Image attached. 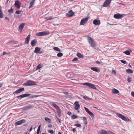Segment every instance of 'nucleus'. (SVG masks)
Masks as SVG:
<instances>
[{"label":"nucleus","instance_id":"nucleus-1","mask_svg":"<svg viewBox=\"0 0 134 134\" xmlns=\"http://www.w3.org/2000/svg\"><path fill=\"white\" fill-rule=\"evenodd\" d=\"M87 39L91 46L93 48H94L96 46V44L94 40L90 37H88Z\"/></svg>","mask_w":134,"mask_h":134},{"label":"nucleus","instance_id":"nucleus-2","mask_svg":"<svg viewBox=\"0 0 134 134\" xmlns=\"http://www.w3.org/2000/svg\"><path fill=\"white\" fill-rule=\"evenodd\" d=\"M36 85V83L34 81L29 80L25 83H24L23 85L24 86H31Z\"/></svg>","mask_w":134,"mask_h":134},{"label":"nucleus","instance_id":"nucleus-3","mask_svg":"<svg viewBox=\"0 0 134 134\" xmlns=\"http://www.w3.org/2000/svg\"><path fill=\"white\" fill-rule=\"evenodd\" d=\"M82 84L84 85L90 87L92 88L95 90L97 89V88L95 86L91 83L88 82H86L84 83H82Z\"/></svg>","mask_w":134,"mask_h":134},{"label":"nucleus","instance_id":"nucleus-4","mask_svg":"<svg viewBox=\"0 0 134 134\" xmlns=\"http://www.w3.org/2000/svg\"><path fill=\"white\" fill-rule=\"evenodd\" d=\"M116 115L119 118L125 121H129V119L127 117H126L123 115L119 113H117Z\"/></svg>","mask_w":134,"mask_h":134},{"label":"nucleus","instance_id":"nucleus-5","mask_svg":"<svg viewBox=\"0 0 134 134\" xmlns=\"http://www.w3.org/2000/svg\"><path fill=\"white\" fill-rule=\"evenodd\" d=\"M49 34V32L48 31H44L39 32L37 33L36 35L38 36H45Z\"/></svg>","mask_w":134,"mask_h":134},{"label":"nucleus","instance_id":"nucleus-6","mask_svg":"<svg viewBox=\"0 0 134 134\" xmlns=\"http://www.w3.org/2000/svg\"><path fill=\"white\" fill-rule=\"evenodd\" d=\"M88 17L82 19L81 21L80 25H83L85 24L88 21Z\"/></svg>","mask_w":134,"mask_h":134},{"label":"nucleus","instance_id":"nucleus-7","mask_svg":"<svg viewBox=\"0 0 134 134\" xmlns=\"http://www.w3.org/2000/svg\"><path fill=\"white\" fill-rule=\"evenodd\" d=\"M112 0H106L104 2L103 6V7H106L109 5L111 3Z\"/></svg>","mask_w":134,"mask_h":134},{"label":"nucleus","instance_id":"nucleus-8","mask_svg":"<svg viewBox=\"0 0 134 134\" xmlns=\"http://www.w3.org/2000/svg\"><path fill=\"white\" fill-rule=\"evenodd\" d=\"M123 16V14H121L119 13L115 14L114 15V18L116 19H121Z\"/></svg>","mask_w":134,"mask_h":134},{"label":"nucleus","instance_id":"nucleus-9","mask_svg":"<svg viewBox=\"0 0 134 134\" xmlns=\"http://www.w3.org/2000/svg\"><path fill=\"white\" fill-rule=\"evenodd\" d=\"M25 122L26 121L25 120H21L16 122L15 123V125L16 126L20 125L21 124H22L25 123Z\"/></svg>","mask_w":134,"mask_h":134},{"label":"nucleus","instance_id":"nucleus-10","mask_svg":"<svg viewBox=\"0 0 134 134\" xmlns=\"http://www.w3.org/2000/svg\"><path fill=\"white\" fill-rule=\"evenodd\" d=\"M25 23H22L20 24L19 26V31L20 32V33L22 32V30L25 25Z\"/></svg>","mask_w":134,"mask_h":134},{"label":"nucleus","instance_id":"nucleus-11","mask_svg":"<svg viewBox=\"0 0 134 134\" xmlns=\"http://www.w3.org/2000/svg\"><path fill=\"white\" fill-rule=\"evenodd\" d=\"M21 3L18 0L15 1L14 5L18 8H19L21 7Z\"/></svg>","mask_w":134,"mask_h":134},{"label":"nucleus","instance_id":"nucleus-12","mask_svg":"<svg viewBox=\"0 0 134 134\" xmlns=\"http://www.w3.org/2000/svg\"><path fill=\"white\" fill-rule=\"evenodd\" d=\"M93 23L96 25H98L100 24V20H99L94 19L93 21Z\"/></svg>","mask_w":134,"mask_h":134},{"label":"nucleus","instance_id":"nucleus-13","mask_svg":"<svg viewBox=\"0 0 134 134\" xmlns=\"http://www.w3.org/2000/svg\"><path fill=\"white\" fill-rule=\"evenodd\" d=\"M74 14V13L73 12L72 10L69 11L68 13L66 14V15L69 17H71L73 16Z\"/></svg>","mask_w":134,"mask_h":134},{"label":"nucleus","instance_id":"nucleus-14","mask_svg":"<svg viewBox=\"0 0 134 134\" xmlns=\"http://www.w3.org/2000/svg\"><path fill=\"white\" fill-rule=\"evenodd\" d=\"M79 102L78 101L75 102V107L74 109L76 110L78 109L80 107V106L79 104Z\"/></svg>","mask_w":134,"mask_h":134},{"label":"nucleus","instance_id":"nucleus-15","mask_svg":"<svg viewBox=\"0 0 134 134\" xmlns=\"http://www.w3.org/2000/svg\"><path fill=\"white\" fill-rule=\"evenodd\" d=\"M24 90V88H20L18 90L14 92V93H19L20 92L23 91Z\"/></svg>","mask_w":134,"mask_h":134},{"label":"nucleus","instance_id":"nucleus-16","mask_svg":"<svg viewBox=\"0 0 134 134\" xmlns=\"http://www.w3.org/2000/svg\"><path fill=\"white\" fill-rule=\"evenodd\" d=\"M31 94H22L18 96L17 98H24L30 96Z\"/></svg>","mask_w":134,"mask_h":134},{"label":"nucleus","instance_id":"nucleus-17","mask_svg":"<svg viewBox=\"0 0 134 134\" xmlns=\"http://www.w3.org/2000/svg\"><path fill=\"white\" fill-rule=\"evenodd\" d=\"M40 48L38 47H36L35 48V50L34 51V52L36 53H39L40 51Z\"/></svg>","mask_w":134,"mask_h":134},{"label":"nucleus","instance_id":"nucleus-18","mask_svg":"<svg viewBox=\"0 0 134 134\" xmlns=\"http://www.w3.org/2000/svg\"><path fill=\"white\" fill-rule=\"evenodd\" d=\"M91 70L97 72H99V69L96 67H92L91 68Z\"/></svg>","mask_w":134,"mask_h":134},{"label":"nucleus","instance_id":"nucleus-19","mask_svg":"<svg viewBox=\"0 0 134 134\" xmlns=\"http://www.w3.org/2000/svg\"><path fill=\"white\" fill-rule=\"evenodd\" d=\"M30 35H29L26 37V40L25 42V43L26 44H28L29 42L30 38Z\"/></svg>","mask_w":134,"mask_h":134},{"label":"nucleus","instance_id":"nucleus-20","mask_svg":"<svg viewBox=\"0 0 134 134\" xmlns=\"http://www.w3.org/2000/svg\"><path fill=\"white\" fill-rule=\"evenodd\" d=\"M57 110L58 112V115L59 117H60L61 115L62 111L60 108L58 109Z\"/></svg>","mask_w":134,"mask_h":134},{"label":"nucleus","instance_id":"nucleus-21","mask_svg":"<svg viewBox=\"0 0 134 134\" xmlns=\"http://www.w3.org/2000/svg\"><path fill=\"white\" fill-rule=\"evenodd\" d=\"M112 92L114 94H117L119 93V91L117 90L115 88H113L112 90Z\"/></svg>","mask_w":134,"mask_h":134},{"label":"nucleus","instance_id":"nucleus-22","mask_svg":"<svg viewBox=\"0 0 134 134\" xmlns=\"http://www.w3.org/2000/svg\"><path fill=\"white\" fill-rule=\"evenodd\" d=\"M35 2V0H32L30 3V6H29V8H32L33 7V5L34 4V3Z\"/></svg>","mask_w":134,"mask_h":134},{"label":"nucleus","instance_id":"nucleus-23","mask_svg":"<svg viewBox=\"0 0 134 134\" xmlns=\"http://www.w3.org/2000/svg\"><path fill=\"white\" fill-rule=\"evenodd\" d=\"M37 42V41L35 40H32L31 42V44L32 47L34 46L36 44Z\"/></svg>","mask_w":134,"mask_h":134},{"label":"nucleus","instance_id":"nucleus-24","mask_svg":"<svg viewBox=\"0 0 134 134\" xmlns=\"http://www.w3.org/2000/svg\"><path fill=\"white\" fill-rule=\"evenodd\" d=\"M3 17V14L2 11V9L1 7H0V18H2Z\"/></svg>","mask_w":134,"mask_h":134},{"label":"nucleus","instance_id":"nucleus-25","mask_svg":"<svg viewBox=\"0 0 134 134\" xmlns=\"http://www.w3.org/2000/svg\"><path fill=\"white\" fill-rule=\"evenodd\" d=\"M42 67V66L41 64H39L36 67V70H38L40 69Z\"/></svg>","mask_w":134,"mask_h":134},{"label":"nucleus","instance_id":"nucleus-26","mask_svg":"<svg viewBox=\"0 0 134 134\" xmlns=\"http://www.w3.org/2000/svg\"><path fill=\"white\" fill-rule=\"evenodd\" d=\"M52 105L56 108V109H57L59 108L58 105L55 103H52Z\"/></svg>","mask_w":134,"mask_h":134},{"label":"nucleus","instance_id":"nucleus-27","mask_svg":"<svg viewBox=\"0 0 134 134\" xmlns=\"http://www.w3.org/2000/svg\"><path fill=\"white\" fill-rule=\"evenodd\" d=\"M126 72L129 73H132L133 72V71L132 70L130 69H127L126 70Z\"/></svg>","mask_w":134,"mask_h":134},{"label":"nucleus","instance_id":"nucleus-28","mask_svg":"<svg viewBox=\"0 0 134 134\" xmlns=\"http://www.w3.org/2000/svg\"><path fill=\"white\" fill-rule=\"evenodd\" d=\"M41 127V125H40L38 126L37 130V134H39L40 132V130Z\"/></svg>","mask_w":134,"mask_h":134},{"label":"nucleus","instance_id":"nucleus-29","mask_svg":"<svg viewBox=\"0 0 134 134\" xmlns=\"http://www.w3.org/2000/svg\"><path fill=\"white\" fill-rule=\"evenodd\" d=\"M77 56L79 58H83V55L81 54V53H78L77 54Z\"/></svg>","mask_w":134,"mask_h":134},{"label":"nucleus","instance_id":"nucleus-30","mask_svg":"<svg viewBox=\"0 0 134 134\" xmlns=\"http://www.w3.org/2000/svg\"><path fill=\"white\" fill-rule=\"evenodd\" d=\"M53 49H54V50H55L56 51H58V52H60V49L58 47H54L53 48Z\"/></svg>","mask_w":134,"mask_h":134},{"label":"nucleus","instance_id":"nucleus-31","mask_svg":"<svg viewBox=\"0 0 134 134\" xmlns=\"http://www.w3.org/2000/svg\"><path fill=\"white\" fill-rule=\"evenodd\" d=\"M83 118L84 124H86L87 123V120L86 118L84 117Z\"/></svg>","mask_w":134,"mask_h":134},{"label":"nucleus","instance_id":"nucleus-32","mask_svg":"<svg viewBox=\"0 0 134 134\" xmlns=\"http://www.w3.org/2000/svg\"><path fill=\"white\" fill-rule=\"evenodd\" d=\"M107 132L104 130H102L100 133V134H107Z\"/></svg>","mask_w":134,"mask_h":134},{"label":"nucleus","instance_id":"nucleus-33","mask_svg":"<svg viewBox=\"0 0 134 134\" xmlns=\"http://www.w3.org/2000/svg\"><path fill=\"white\" fill-rule=\"evenodd\" d=\"M81 96L83 97V98L85 99L86 100H92V99L90 98H88L87 97H86L85 96H83L82 95H81Z\"/></svg>","mask_w":134,"mask_h":134},{"label":"nucleus","instance_id":"nucleus-34","mask_svg":"<svg viewBox=\"0 0 134 134\" xmlns=\"http://www.w3.org/2000/svg\"><path fill=\"white\" fill-rule=\"evenodd\" d=\"M77 117V116L75 115H72L71 116V119H75Z\"/></svg>","mask_w":134,"mask_h":134},{"label":"nucleus","instance_id":"nucleus-35","mask_svg":"<svg viewBox=\"0 0 134 134\" xmlns=\"http://www.w3.org/2000/svg\"><path fill=\"white\" fill-rule=\"evenodd\" d=\"M45 120L46 121H48L49 123L50 122H51V119L48 118H46L45 119Z\"/></svg>","mask_w":134,"mask_h":134},{"label":"nucleus","instance_id":"nucleus-36","mask_svg":"<svg viewBox=\"0 0 134 134\" xmlns=\"http://www.w3.org/2000/svg\"><path fill=\"white\" fill-rule=\"evenodd\" d=\"M53 18V17L52 16H50L49 17H45L44 18V19H46L47 20H49L52 19Z\"/></svg>","mask_w":134,"mask_h":134},{"label":"nucleus","instance_id":"nucleus-37","mask_svg":"<svg viewBox=\"0 0 134 134\" xmlns=\"http://www.w3.org/2000/svg\"><path fill=\"white\" fill-rule=\"evenodd\" d=\"M124 53L127 55H130V52L128 50L125 51L124 52Z\"/></svg>","mask_w":134,"mask_h":134},{"label":"nucleus","instance_id":"nucleus-38","mask_svg":"<svg viewBox=\"0 0 134 134\" xmlns=\"http://www.w3.org/2000/svg\"><path fill=\"white\" fill-rule=\"evenodd\" d=\"M63 55V54L61 52H59L57 54V56L59 57H60L62 56Z\"/></svg>","mask_w":134,"mask_h":134},{"label":"nucleus","instance_id":"nucleus-39","mask_svg":"<svg viewBox=\"0 0 134 134\" xmlns=\"http://www.w3.org/2000/svg\"><path fill=\"white\" fill-rule=\"evenodd\" d=\"M74 126H76L77 127H81V124H74Z\"/></svg>","mask_w":134,"mask_h":134},{"label":"nucleus","instance_id":"nucleus-40","mask_svg":"<svg viewBox=\"0 0 134 134\" xmlns=\"http://www.w3.org/2000/svg\"><path fill=\"white\" fill-rule=\"evenodd\" d=\"M88 114L92 118L94 117V115L90 111Z\"/></svg>","mask_w":134,"mask_h":134},{"label":"nucleus","instance_id":"nucleus-41","mask_svg":"<svg viewBox=\"0 0 134 134\" xmlns=\"http://www.w3.org/2000/svg\"><path fill=\"white\" fill-rule=\"evenodd\" d=\"M84 108L85 109L86 111L88 113L90 111L89 110V109L87 108H86L85 107H84Z\"/></svg>","mask_w":134,"mask_h":134},{"label":"nucleus","instance_id":"nucleus-42","mask_svg":"<svg viewBox=\"0 0 134 134\" xmlns=\"http://www.w3.org/2000/svg\"><path fill=\"white\" fill-rule=\"evenodd\" d=\"M48 132L49 133H50L52 134H53L54 133V131L52 130H49L48 131Z\"/></svg>","mask_w":134,"mask_h":134},{"label":"nucleus","instance_id":"nucleus-43","mask_svg":"<svg viewBox=\"0 0 134 134\" xmlns=\"http://www.w3.org/2000/svg\"><path fill=\"white\" fill-rule=\"evenodd\" d=\"M8 12L10 13H13V10L11 8L10 9L8 10Z\"/></svg>","mask_w":134,"mask_h":134},{"label":"nucleus","instance_id":"nucleus-44","mask_svg":"<svg viewBox=\"0 0 134 134\" xmlns=\"http://www.w3.org/2000/svg\"><path fill=\"white\" fill-rule=\"evenodd\" d=\"M96 63L97 64H102V61H96Z\"/></svg>","mask_w":134,"mask_h":134},{"label":"nucleus","instance_id":"nucleus-45","mask_svg":"<svg viewBox=\"0 0 134 134\" xmlns=\"http://www.w3.org/2000/svg\"><path fill=\"white\" fill-rule=\"evenodd\" d=\"M21 11L20 10H17L16 11L15 13L17 14H19L21 13Z\"/></svg>","mask_w":134,"mask_h":134},{"label":"nucleus","instance_id":"nucleus-46","mask_svg":"<svg viewBox=\"0 0 134 134\" xmlns=\"http://www.w3.org/2000/svg\"><path fill=\"white\" fill-rule=\"evenodd\" d=\"M121 61V62L123 64H126V62L124 60H120Z\"/></svg>","mask_w":134,"mask_h":134},{"label":"nucleus","instance_id":"nucleus-47","mask_svg":"<svg viewBox=\"0 0 134 134\" xmlns=\"http://www.w3.org/2000/svg\"><path fill=\"white\" fill-rule=\"evenodd\" d=\"M77 58L76 57L73 60H72V61H75L77 60Z\"/></svg>","mask_w":134,"mask_h":134},{"label":"nucleus","instance_id":"nucleus-48","mask_svg":"<svg viewBox=\"0 0 134 134\" xmlns=\"http://www.w3.org/2000/svg\"><path fill=\"white\" fill-rule=\"evenodd\" d=\"M111 72H112V73H113V74L114 75H115L116 74V72L114 70H112Z\"/></svg>","mask_w":134,"mask_h":134},{"label":"nucleus","instance_id":"nucleus-49","mask_svg":"<svg viewBox=\"0 0 134 134\" xmlns=\"http://www.w3.org/2000/svg\"><path fill=\"white\" fill-rule=\"evenodd\" d=\"M131 95L134 97V92L133 91H132L131 93Z\"/></svg>","mask_w":134,"mask_h":134},{"label":"nucleus","instance_id":"nucleus-50","mask_svg":"<svg viewBox=\"0 0 134 134\" xmlns=\"http://www.w3.org/2000/svg\"><path fill=\"white\" fill-rule=\"evenodd\" d=\"M9 54V53H7L5 52H4L3 53V55H5L6 54Z\"/></svg>","mask_w":134,"mask_h":134},{"label":"nucleus","instance_id":"nucleus-51","mask_svg":"<svg viewBox=\"0 0 134 134\" xmlns=\"http://www.w3.org/2000/svg\"><path fill=\"white\" fill-rule=\"evenodd\" d=\"M40 96L39 95H34V97H38L39 96Z\"/></svg>","mask_w":134,"mask_h":134},{"label":"nucleus","instance_id":"nucleus-52","mask_svg":"<svg viewBox=\"0 0 134 134\" xmlns=\"http://www.w3.org/2000/svg\"><path fill=\"white\" fill-rule=\"evenodd\" d=\"M127 81L128 82H130L131 81V80H130V77H128V79L127 80Z\"/></svg>","mask_w":134,"mask_h":134},{"label":"nucleus","instance_id":"nucleus-53","mask_svg":"<svg viewBox=\"0 0 134 134\" xmlns=\"http://www.w3.org/2000/svg\"><path fill=\"white\" fill-rule=\"evenodd\" d=\"M52 125L51 124H49L48 125V127H52Z\"/></svg>","mask_w":134,"mask_h":134},{"label":"nucleus","instance_id":"nucleus-54","mask_svg":"<svg viewBox=\"0 0 134 134\" xmlns=\"http://www.w3.org/2000/svg\"><path fill=\"white\" fill-rule=\"evenodd\" d=\"M67 114L69 115H70L71 114V113L70 111H68V112Z\"/></svg>","mask_w":134,"mask_h":134},{"label":"nucleus","instance_id":"nucleus-55","mask_svg":"<svg viewBox=\"0 0 134 134\" xmlns=\"http://www.w3.org/2000/svg\"><path fill=\"white\" fill-rule=\"evenodd\" d=\"M72 131L74 132H75L76 131V130L74 128L72 129Z\"/></svg>","mask_w":134,"mask_h":134},{"label":"nucleus","instance_id":"nucleus-56","mask_svg":"<svg viewBox=\"0 0 134 134\" xmlns=\"http://www.w3.org/2000/svg\"><path fill=\"white\" fill-rule=\"evenodd\" d=\"M3 85V83H0V87H2V86Z\"/></svg>","mask_w":134,"mask_h":134},{"label":"nucleus","instance_id":"nucleus-57","mask_svg":"<svg viewBox=\"0 0 134 134\" xmlns=\"http://www.w3.org/2000/svg\"><path fill=\"white\" fill-rule=\"evenodd\" d=\"M32 130V127H31L30 129V131H29V132H30Z\"/></svg>","mask_w":134,"mask_h":134},{"label":"nucleus","instance_id":"nucleus-58","mask_svg":"<svg viewBox=\"0 0 134 134\" xmlns=\"http://www.w3.org/2000/svg\"><path fill=\"white\" fill-rule=\"evenodd\" d=\"M5 19L6 20H8V21H9V18H7V17H5Z\"/></svg>","mask_w":134,"mask_h":134},{"label":"nucleus","instance_id":"nucleus-59","mask_svg":"<svg viewBox=\"0 0 134 134\" xmlns=\"http://www.w3.org/2000/svg\"><path fill=\"white\" fill-rule=\"evenodd\" d=\"M58 120L59 121V122L60 123H61V121H60V119H58Z\"/></svg>","mask_w":134,"mask_h":134},{"label":"nucleus","instance_id":"nucleus-60","mask_svg":"<svg viewBox=\"0 0 134 134\" xmlns=\"http://www.w3.org/2000/svg\"><path fill=\"white\" fill-rule=\"evenodd\" d=\"M64 93L65 94H68V92H64Z\"/></svg>","mask_w":134,"mask_h":134},{"label":"nucleus","instance_id":"nucleus-61","mask_svg":"<svg viewBox=\"0 0 134 134\" xmlns=\"http://www.w3.org/2000/svg\"><path fill=\"white\" fill-rule=\"evenodd\" d=\"M19 47V45H16V46H14V47Z\"/></svg>","mask_w":134,"mask_h":134},{"label":"nucleus","instance_id":"nucleus-62","mask_svg":"<svg viewBox=\"0 0 134 134\" xmlns=\"http://www.w3.org/2000/svg\"><path fill=\"white\" fill-rule=\"evenodd\" d=\"M31 98H34V95H32V96L30 97Z\"/></svg>","mask_w":134,"mask_h":134},{"label":"nucleus","instance_id":"nucleus-63","mask_svg":"<svg viewBox=\"0 0 134 134\" xmlns=\"http://www.w3.org/2000/svg\"><path fill=\"white\" fill-rule=\"evenodd\" d=\"M58 134H62L60 132H58Z\"/></svg>","mask_w":134,"mask_h":134},{"label":"nucleus","instance_id":"nucleus-64","mask_svg":"<svg viewBox=\"0 0 134 134\" xmlns=\"http://www.w3.org/2000/svg\"><path fill=\"white\" fill-rule=\"evenodd\" d=\"M42 134H46L45 133H42Z\"/></svg>","mask_w":134,"mask_h":134}]
</instances>
